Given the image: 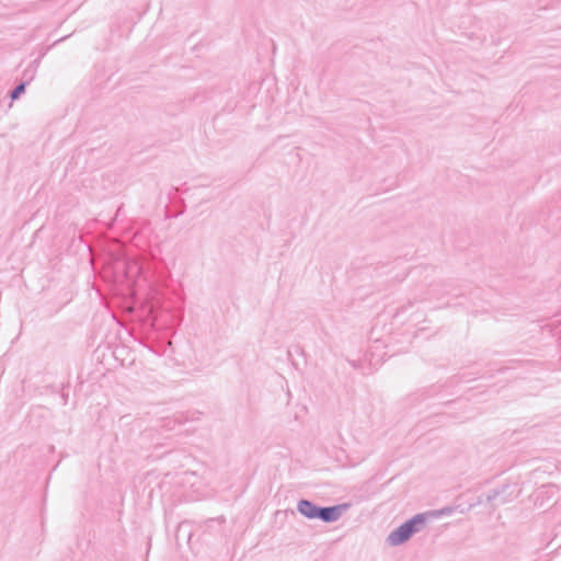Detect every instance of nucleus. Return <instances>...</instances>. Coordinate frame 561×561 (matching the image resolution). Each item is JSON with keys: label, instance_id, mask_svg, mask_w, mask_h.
<instances>
[{"label": "nucleus", "instance_id": "nucleus-9", "mask_svg": "<svg viewBox=\"0 0 561 561\" xmlns=\"http://www.w3.org/2000/svg\"><path fill=\"white\" fill-rule=\"evenodd\" d=\"M39 61L41 59L39 58H36L35 60H33L30 65L28 68H35V70L37 69L38 65H39Z\"/></svg>", "mask_w": 561, "mask_h": 561}, {"label": "nucleus", "instance_id": "nucleus-7", "mask_svg": "<svg viewBox=\"0 0 561 561\" xmlns=\"http://www.w3.org/2000/svg\"><path fill=\"white\" fill-rule=\"evenodd\" d=\"M34 77H35V68H27L23 71L21 81H26L27 84H30V82L34 79Z\"/></svg>", "mask_w": 561, "mask_h": 561}, {"label": "nucleus", "instance_id": "nucleus-1", "mask_svg": "<svg viewBox=\"0 0 561 561\" xmlns=\"http://www.w3.org/2000/svg\"><path fill=\"white\" fill-rule=\"evenodd\" d=\"M350 507V504H336L331 506H321L310 500L301 499L297 503V511L307 519H319L323 523H334L340 519L342 514Z\"/></svg>", "mask_w": 561, "mask_h": 561}, {"label": "nucleus", "instance_id": "nucleus-2", "mask_svg": "<svg viewBox=\"0 0 561 561\" xmlns=\"http://www.w3.org/2000/svg\"><path fill=\"white\" fill-rule=\"evenodd\" d=\"M511 484H502L485 493V504H489L492 510L504 505L513 500V492Z\"/></svg>", "mask_w": 561, "mask_h": 561}, {"label": "nucleus", "instance_id": "nucleus-6", "mask_svg": "<svg viewBox=\"0 0 561 561\" xmlns=\"http://www.w3.org/2000/svg\"><path fill=\"white\" fill-rule=\"evenodd\" d=\"M428 512H430L431 517H440V516H445V515H450L454 512V507L445 506L440 510L428 511Z\"/></svg>", "mask_w": 561, "mask_h": 561}, {"label": "nucleus", "instance_id": "nucleus-10", "mask_svg": "<svg viewBox=\"0 0 561 561\" xmlns=\"http://www.w3.org/2000/svg\"><path fill=\"white\" fill-rule=\"evenodd\" d=\"M62 398H64L65 403H66V402H67V399H68V394H65V393H64V394H62Z\"/></svg>", "mask_w": 561, "mask_h": 561}, {"label": "nucleus", "instance_id": "nucleus-8", "mask_svg": "<svg viewBox=\"0 0 561 561\" xmlns=\"http://www.w3.org/2000/svg\"><path fill=\"white\" fill-rule=\"evenodd\" d=\"M485 503V494H481L478 496L477 502L473 505Z\"/></svg>", "mask_w": 561, "mask_h": 561}, {"label": "nucleus", "instance_id": "nucleus-3", "mask_svg": "<svg viewBox=\"0 0 561 561\" xmlns=\"http://www.w3.org/2000/svg\"><path fill=\"white\" fill-rule=\"evenodd\" d=\"M413 536L414 534L410 529L409 525L404 522L388 535L386 542L390 547H397L405 543Z\"/></svg>", "mask_w": 561, "mask_h": 561}, {"label": "nucleus", "instance_id": "nucleus-5", "mask_svg": "<svg viewBox=\"0 0 561 561\" xmlns=\"http://www.w3.org/2000/svg\"><path fill=\"white\" fill-rule=\"evenodd\" d=\"M26 85V81H20L12 90H10L9 98L11 99V101L20 99L21 95L25 93Z\"/></svg>", "mask_w": 561, "mask_h": 561}, {"label": "nucleus", "instance_id": "nucleus-4", "mask_svg": "<svg viewBox=\"0 0 561 561\" xmlns=\"http://www.w3.org/2000/svg\"><path fill=\"white\" fill-rule=\"evenodd\" d=\"M431 518L430 512L419 513L407 519L405 523L409 525L412 533L415 535L420 530H422L426 524V522Z\"/></svg>", "mask_w": 561, "mask_h": 561}]
</instances>
